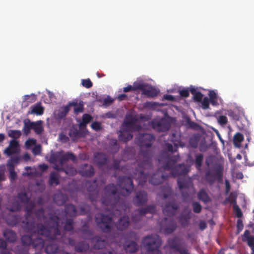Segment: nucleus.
<instances>
[{
	"mask_svg": "<svg viewBox=\"0 0 254 254\" xmlns=\"http://www.w3.org/2000/svg\"><path fill=\"white\" fill-rule=\"evenodd\" d=\"M152 125L153 128L159 132L167 131L169 129L170 127L169 123L164 119L153 121Z\"/></svg>",
	"mask_w": 254,
	"mask_h": 254,
	"instance_id": "obj_17",
	"label": "nucleus"
},
{
	"mask_svg": "<svg viewBox=\"0 0 254 254\" xmlns=\"http://www.w3.org/2000/svg\"><path fill=\"white\" fill-rule=\"evenodd\" d=\"M179 159L180 156L179 155L170 156L168 153H165L159 159V161L161 162L164 160L165 164L163 166V169L166 170H170L172 176L176 177L179 176L186 175L189 171L184 163L176 165Z\"/></svg>",
	"mask_w": 254,
	"mask_h": 254,
	"instance_id": "obj_4",
	"label": "nucleus"
},
{
	"mask_svg": "<svg viewBox=\"0 0 254 254\" xmlns=\"http://www.w3.org/2000/svg\"><path fill=\"white\" fill-rule=\"evenodd\" d=\"M95 222L103 232L109 233L112 231L113 222L111 217L103 214H98L95 217Z\"/></svg>",
	"mask_w": 254,
	"mask_h": 254,
	"instance_id": "obj_9",
	"label": "nucleus"
},
{
	"mask_svg": "<svg viewBox=\"0 0 254 254\" xmlns=\"http://www.w3.org/2000/svg\"><path fill=\"white\" fill-rule=\"evenodd\" d=\"M69 111V106L68 104L65 106L61 108L57 113V117L61 119H64L66 117Z\"/></svg>",
	"mask_w": 254,
	"mask_h": 254,
	"instance_id": "obj_36",
	"label": "nucleus"
},
{
	"mask_svg": "<svg viewBox=\"0 0 254 254\" xmlns=\"http://www.w3.org/2000/svg\"><path fill=\"white\" fill-rule=\"evenodd\" d=\"M179 208V204L173 198L165 204L163 208V213L165 215L172 217L175 216L177 213Z\"/></svg>",
	"mask_w": 254,
	"mask_h": 254,
	"instance_id": "obj_13",
	"label": "nucleus"
},
{
	"mask_svg": "<svg viewBox=\"0 0 254 254\" xmlns=\"http://www.w3.org/2000/svg\"><path fill=\"white\" fill-rule=\"evenodd\" d=\"M17 152L18 150L13 149L9 146L4 151V153L8 156H11Z\"/></svg>",
	"mask_w": 254,
	"mask_h": 254,
	"instance_id": "obj_58",
	"label": "nucleus"
},
{
	"mask_svg": "<svg viewBox=\"0 0 254 254\" xmlns=\"http://www.w3.org/2000/svg\"><path fill=\"white\" fill-rule=\"evenodd\" d=\"M26 203L24 209L26 212L25 219L22 221V225L24 229L31 234H37L44 237H51L52 233L54 235L52 236L55 238L56 235H59L57 229V220L58 217L53 216L50 217L49 225L52 226L50 230H46L43 224L39 223L36 224L34 218L32 216L33 210L35 207V203L33 201H29Z\"/></svg>",
	"mask_w": 254,
	"mask_h": 254,
	"instance_id": "obj_3",
	"label": "nucleus"
},
{
	"mask_svg": "<svg viewBox=\"0 0 254 254\" xmlns=\"http://www.w3.org/2000/svg\"><path fill=\"white\" fill-rule=\"evenodd\" d=\"M137 250L138 245L135 242H129L125 246V250L127 253H134Z\"/></svg>",
	"mask_w": 254,
	"mask_h": 254,
	"instance_id": "obj_33",
	"label": "nucleus"
},
{
	"mask_svg": "<svg viewBox=\"0 0 254 254\" xmlns=\"http://www.w3.org/2000/svg\"><path fill=\"white\" fill-rule=\"evenodd\" d=\"M203 95L199 91L195 93L193 97V100L196 102H201L202 101Z\"/></svg>",
	"mask_w": 254,
	"mask_h": 254,
	"instance_id": "obj_63",
	"label": "nucleus"
},
{
	"mask_svg": "<svg viewBox=\"0 0 254 254\" xmlns=\"http://www.w3.org/2000/svg\"><path fill=\"white\" fill-rule=\"evenodd\" d=\"M233 211L237 218H240L242 217V212L239 206L237 204L233 205Z\"/></svg>",
	"mask_w": 254,
	"mask_h": 254,
	"instance_id": "obj_54",
	"label": "nucleus"
},
{
	"mask_svg": "<svg viewBox=\"0 0 254 254\" xmlns=\"http://www.w3.org/2000/svg\"><path fill=\"white\" fill-rule=\"evenodd\" d=\"M137 139L140 150L136 159L137 166L135 174L138 184L143 185L147 181L148 177L153 173V151L151 147L155 138L149 133H139Z\"/></svg>",
	"mask_w": 254,
	"mask_h": 254,
	"instance_id": "obj_2",
	"label": "nucleus"
},
{
	"mask_svg": "<svg viewBox=\"0 0 254 254\" xmlns=\"http://www.w3.org/2000/svg\"><path fill=\"white\" fill-rule=\"evenodd\" d=\"M81 84L83 87H86L87 88H91L93 85L92 82H91L89 78L82 79Z\"/></svg>",
	"mask_w": 254,
	"mask_h": 254,
	"instance_id": "obj_59",
	"label": "nucleus"
},
{
	"mask_svg": "<svg viewBox=\"0 0 254 254\" xmlns=\"http://www.w3.org/2000/svg\"><path fill=\"white\" fill-rule=\"evenodd\" d=\"M168 245L171 250L178 252L180 254H190L186 246L182 244L177 237L168 240Z\"/></svg>",
	"mask_w": 254,
	"mask_h": 254,
	"instance_id": "obj_12",
	"label": "nucleus"
},
{
	"mask_svg": "<svg viewBox=\"0 0 254 254\" xmlns=\"http://www.w3.org/2000/svg\"><path fill=\"white\" fill-rule=\"evenodd\" d=\"M178 185L180 190H183V189L187 190L190 189L194 190L192 184L188 183L184 180H178Z\"/></svg>",
	"mask_w": 254,
	"mask_h": 254,
	"instance_id": "obj_39",
	"label": "nucleus"
},
{
	"mask_svg": "<svg viewBox=\"0 0 254 254\" xmlns=\"http://www.w3.org/2000/svg\"><path fill=\"white\" fill-rule=\"evenodd\" d=\"M203 156L199 153L195 155V165L197 168H199L202 165Z\"/></svg>",
	"mask_w": 254,
	"mask_h": 254,
	"instance_id": "obj_55",
	"label": "nucleus"
},
{
	"mask_svg": "<svg viewBox=\"0 0 254 254\" xmlns=\"http://www.w3.org/2000/svg\"><path fill=\"white\" fill-rule=\"evenodd\" d=\"M251 238H254V236H250V232L249 230H247L244 232L243 235L242 236V241L243 242H247L248 243L249 241Z\"/></svg>",
	"mask_w": 254,
	"mask_h": 254,
	"instance_id": "obj_57",
	"label": "nucleus"
},
{
	"mask_svg": "<svg viewBox=\"0 0 254 254\" xmlns=\"http://www.w3.org/2000/svg\"><path fill=\"white\" fill-rule=\"evenodd\" d=\"M129 224V219L128 216H124L115 223V225L117 229L119 231H123L126 229Z\"/></svg>",
	"mask_w": 254,
	"mask_h": 254,
	"instance_id": "obj_18",
	"label": "nucleus"
},
{
	"mask_svg": "<svg viewBox=\"0 0 254 254\" xmlns=\"http://www.w3.org/2000/svg\"><path fill=\"white\" fill-rule=\"evenodd\" d=\"M61 219L66 220L65 225L64 227V231L70 232V231H71L73 230V220L72 219H71V218L67 219V217L65 218V217H63L60 218V220Z\"/></svg>",
	"mask_w": 254,
	"mask_h": 254,
	"instance_id": "obj_37",
	"label": "nucleus"
},
{
	"mask_svg": "<svg viewBox=\"0 0 254 254\" xmlns=\"http://www.w3.org/2000/svg\"><path fill=\"white\" fill-rule=\"evenodd\" d=\"M68 105L69 107L73 106L74 112L75 114L81 113L83 111V102L82 101H80L78 104L77 102H69Z\"/></svg>",
	"mask_w": 254,
	"mask_h": 254,
	"instance_id": "obj_34",
	"label": "nucleus"
},
{
	"mask_svg": "<svg viewBox=\"0 0 254 254\" xmlns=\"http://www.w3.org/2000/svg\"><path fill=\"white\" fill-rule=\"evenodd\" d=\"M81 233L84 239H88L92 235V232L88 229L86 224H84L81 229Z\"/></svg>",
	"mask_w": 254,
	"mask_h": 254,
	"instance_id": "obj_45",
	"label": "nucleus"
},
{
	"mask_svg": "<svg viewBox=\"0 0 254 254\" xmlns=\"http://www.w3.org/2000/svg\"><path fill=\"white\" fill-rule=\"evenodd\" d=\"M142 93L147 97H154L158 95L159 91L151 85L145 84Z\"/></svg>",
	"mask_w": 254,
	"mask_h": 254,
	"instance_id": "obj_20",
	"label": "nucleus"
},
{
	"mask_svg": "<svg viewBox=\"0 0 254 254\" xmlns=\"http://www.w3.org/2000/svg\"><path fill=\"white\" fill-rule=\"evenodd\" d=\"M208 95L211 104L213 106L218 105L216 93L213 90H211L209 91Z\"/></svg>",
	"mask_w": 254,
	"mask_h": 254,
	"instance_id": "obj_47",
	"label": "nucleus"
},
{
	"mask_svg": "<svg viewBox=\"0 0 254 254\" xmlns=\"http://www.w3.org/2000/svg\"><path fill=\"white\" fill-rule=\"evenodd\" d=\"M55 214L58 217V219L57 220V229L59 231L58 235H56L55 236V238H53L52 237H50L53 239H58L60 237H61V231L59 229V227H60L59 223L60 221V218L62 217L66 218L68 216L69 217H74L77 215V211L75 206L72 204H67L64 206V210L63 209H58L55 211ZM52 236L54 235V233H52L51 235Z\"/></svg>",
	"mask_w": 254,
	"mask_h": 254,
	"instance_id": "obj_7",
	"label": "nucleus"
},
{
	"mask_svg": "<svg viewBox=\"0 0 254 254\" xmlns=\"http://www.w3.org/2000/svg\"><path fill=\"white\" fill-rule=\"evenodd\" d=\"M94 160L98 166H102L107 164L108 157L104 153L96 152L94 155Z\"/></svg>",
	"mask_w": 254,
	"mask_h": 254,
	"instance_id": "obj_19",
	"label": "nucleus"
},
{
	"mask_svg": "<svg viewBox=\"0 0 254 254\" xmlns=\"http://www.w3.org/2000/svg\"><path fill=\"white\" fill-rule=\"evenodd\" d=\"M49 185L51 186H56L60 184V175L56 172L50 173L48 181Z\"/></svg>",
	"mask_w": 254,
	"mask_h": 254,
	"instance_id": "obj_26",
	"label": "nucleus"
},
{
	"mask_svg": "<svg viewBox=\"0 0 254 254\" xmlns=\"http://www.w3.org/2000/svg\"><path fill=\"white\" fill-rule=\"evenodd\" d=\"M76 159V156L73 153L67 152L60 157L58 164H55L54 168L59 172H64L67 175H74L76 173V169L72 164H68L67 161L71 160L75 162Z\"/></svg>",
	"mask_w": 254,
	"mask_h": 254,
	"instance_id": "obj_5",
	"label": "nucleus"
},
{
	"mask_svg": "<svg viewBox=\"0 0 254 254\" xmlns=\"http://www.w3.org/2000/svg\"><path fill=\"white\" fill-rule=\"evenodd\" d=\"M197 198L205 203L211 201V198L204 189H200L197 193Z\"/></svg>",
	"mask_w": 254,
	"mask_h": 254,
	"instance_id": "obj_27",
	"label": "nucleus"
},
{
	"mask_svg": "<svg viewBox=\"0 0 254 254\" xmlns=\"http://www.w3.org/2000/svg\"><path fill=\"white\" fill-rule=\"evenodd\" d=\"M142 243L148 254H162L159 248L161 245V240L157 235H148L144 238Z\"/></svg>",
	"mask_w": 254,
	"mask_h": 254,
	"instance_id": "obj_6",
	"label": "nucleus"
},
{
	"mask_svg": "<svg viewBox=\"0 0 254 254\" xmlns=\"http://www.w3.org/2000/svg\"><path fill=\"white\" fill-rule=\"evenodd\" d=\"M86 187L87 190L89 192H92L95 190L97 188V185L96 180L93 181H88L86 182Z\"/></svg>",
	"mask_w": 254,
	"mask_h": 254,
	"instance_id": "obj_44",
	"label": "nucleus"
},
{
	"mask_svg": "<svg viewBox=\"0 0 254 254\" xmlns=\"http://www.w3.org/2000/svg\"><path fill=\"white\" fill-rule=\"evenodd\" d=\"M89 249V245L88 243L81 241L77 244L74 247L75 252L78 253H83L87 251Z\"/></svg>",
	"mask_w": 254,
	"mask_h": 254,
	"instance_id": "obj_29",
	"label": "nucleus"
},
{
	"mask_svg": "<svg viewBox=\"0 0 254 254\" xmlns=\"http://www.w3.org/2000/svg\"><path fill=\"white\" fill-rule=\"evenodd\" d=\"M4 238L9 242H14L16 239V235L14 232L9 229H6L3 232Z\"/></svg>",
	"mask_w": 254,
	"mask_h": 254,
	"instance_id": "obj_30",
	"label": "nucleus"
},
{
	"mask_svg": "<svg viewBox=\"0 0 254 254\" xmlns=\"http://www.w3.org/2000/svg\"><path fill=\"white\" fill-rule=\"evenodd\" d=\"M20 157L18 156L11 157L7 163V168H11L12 166L14 168L15 166L18 163Z\"/></svg>",
	"mask_w": 254,
	"mask_h": 254,
	"instance_id": "obj_42",
	"label": "nucleus"
},
{
	"mask_svg": "<svg viewBox=\"0 0 254 254\" xmlns=\"http://www.w3.org/2000/svg\"><path fill=\"white\" fill-rule=\"evenodd\" d=\"M54 200L57 205L61 206L65 203L66 200L63 194H58L54 195Z\"/></svg>",
	"mask_w": 254,
	"mask_h": 254,
	"instance_id": "obj_41",
	"label": "nucleus"
},
{
	"mask_svg": "<svg viewBox=\"0 0 254 254\" xmlns=\"http://www.w3.org/2000/svg\"><path fill=\"white\" fill-rule=\"evenodd\" d=\"M160 189V191L159 193V195L162 196L163 199L169 198L172 194L171 188L168 185L161 186Z\"/></svg>",
	"mask_w": 254,
	"mask_h": 254,
	"instance_id": "obj_25",
	"label": "nucleus"
},
{
	"mask_svg": "<svg viewBox=\"0 0 254 254\" xmlns=\"http://www.w3.org/2000/svg\"><path fill=\"white\" fill-rule=\"evenodd\" d=\"M247 244L252 250V253L251 254H254V238H251Z\"/></svg>",
	"mask_w": 254,
	"mask_h": 254,
	"instance_id": "obj_64",
	"label": "nucleus"
},
{
	"mask_svg": "<svg viewBox=\"0 0 254 254\" xmlns=\"http://www.w3.org/2000/svg\"><path fill=\"white\" fill-rule=\"evenodd\" d=\"M190 219V212H189L186 214H181L178 217V221L182 227H185L188 226Z\"/></svg>",
	"mask_w": 254,
	"mask_h": 254,
	"instance_id": "obj_31",
	"label": "nucleus"
},
{
	"mask_svg": "<svg viewBox=\"0 0 254 254\" xmlns=\"http://www.w3.org/2000/svg\"><path fill=\"white\" fill-rule=\"evenodd\" d=\"M92 119L91 116L89 114H84L82 116V122L79 124V127H85L86 125L91 121Z\"/></svg>",
	"mask_w": 254,
	"mask_h": 254,
	"instance_id": "obj_46",
	"label": "nucleus"
},
{
	"mask_svg": "<svg viewBox=\"0 0 254 254\" xmlns=\"http://www.w3.org/2000/svg\"><path fill=\"white\" fill-rule=\"evenodd\" d=\"M21 242L24 246H30L32 244L33 239L29 235H23L21 239Z\"/></svg>",
	"mask_w": 254,
	"mask_h": 254,
	"instance_id": "obj_50",
	"label": "nucleus"
},
{
	"mask_svg": "<svg viewBox=\"0 0 254 254\" xmlns=\"http://www.w3.org/2000/svg\"><path fill=\"white\" fill-rule=\"evenodd\" d=\"M31 245L34 249L40 250L44 246V241L42 238L37 237L33 239Z\"/></svg>",
	"mask_w": 254,
	"mask_h": 254,
	"instance_id": "obj_35",
	"label": "nucleus"
},
{
	"mask_svg": "<svg viewBox=\"0 0 254 254\" xmlns=\"http://www.w3.org/2000/svg\"><path fill=\"white\" fill-rule=\"evenodd\" d=\"M45 251L47 254H55L56 253H60V251L59 246L53 242L47 245L45 248Z\"/></svg>",
	"mask_w": 254,
	"mask_h": 254,
	"instance_id": "obj_24",
	"label": "nucleus"
},
{
	"mask_svg": "<svg viewBox=\"0 0 254 254\" xmlns=\"http://www.w3.org/2000/svg\"><path fill=\"white\" fill-rule=\"evenodd\" d=\"M228 115L229 117L232 118L234 121H238L239 120L240 116L239 115L232 111H229L228 112Z\"/></svg>",
	"mask_w": 254,
	"mask_h": 254,
	"instance_id": "obj_62",
	"label": "nucleus"
},
{
	"mask_svg": "<svg viewBox=\"0 0 254 254\" xmlns=\"http://www.w3.org/2000/svg\"><path fill=\"white\" fill-rule=\"evenodd\" d=\"M21 135V131L19 130H9L8 132V135L14 139L18 138Z\"/></svg>",
	"mask_w": 254,
	"mask_h": 254,
	"instance_id": "obj_51",
	"label": "nucleus"
},
{
	"mask_svg": "<svg viewBox=\"0 0 254 254\" xmlns=\"http://www.w3.org/2000/svg\"><path fill=\"white\" fill-rule=\"evenodd\" d=\"M17 197L23 203L28 202L30 200V198L26 192H19L17 193Z\"/></svg>",
	"mask_w": 254,
	"mask_h": 254,
	"instance_id": "obj_49",
	"label": "nucleus"
},
{
	"mask_svg": "<svg viewBox=\"0 0 254 254\" xmlns=\"http://www.w3.org/2000/svg\"><path fill=\"white\" fill-rule=\"evenodd\" d=\"M237 194L234 192H232L230 193L229 196L225 198L224 201V204H226L227 203L229 202L232 204L235 205V204H237Z\"/></svg>",
	"mask_w": 254,
	"mask_h": 254,
	"instance_id": "obj_43",
	"label": "nucleus"
},
{
	"mask_svg": "<svg viewBox=\"0 0 254 254\" xmlns=\"http://www.w3.org/2000/svg\"><path fill=\"white\" fill-rule=\"evenodd\" d=\"M145 84L146 83H143L134 82L132 85L133 90L135 91L137 90H140L142 92Z\"/></svg>",
	"mask_w": 254,
	"mask_h": 254,
	"instance_id": "obj_56",
	"label": "nucleus"
},
{
	"mask_svg": "<svg viewBox=\"0 0 254 254\" xmlns=\"http://www.w3.org/2000/svg\"><path fill=\"white\" fill-rule=\"evenodd\" d=\"M80 215H85L90 212L91 206L85 203H82L78 206Z\"/></svg>",
	"mask_w": 254,
	"mask_h": 254,
	"instance_id": "obj_40",
	"label": "nucleus"
},
{
	"mask_svg": "<svg viewBox=\"0 0 254 254\" xmlns=\"http://www.w3.org/2000/svg\"><path fill=\"white\" fill-rule=\"evenodd\" d=\"M192 207L193 211L196 213H199L201 211L202 206L200 204L196 201H193L192 203Z\"/></svg>",
	"mask_w": 254,
	"mask_h": 254,
	"instance_id": "obj_53",
	"label": "nucleus"
},
{
	"mask_svg": "<svg viewBox=\"0 0 254 254\" xmlns=\"http://www.w3.org/2000/svg\"><path fill=\"white\" fill-rule=\"evenodd\" d=\"M136 212H139L140 214L142 216H144L147 213L153 214L156 212V206L154 204L148 205L144 208L137 209Z\"/></svg>",
	"mask_w": 254,
	"mask_h": 254,
	"instance_id": "obj_23",
	"label": "nucleus"
},
{
	"mask_svg": "<svg viewBox=\"0 0 254 254\" xmlns=\"http://www.w3.org/2000/svg\"><path fill=\"white\" fill-rule=\"evenodd\" d=\"M124 126L126 127L121 131L119 138L120 140L123 142H127L130 140L133 136L132 132L130 129H135L139 130L141 127L139 125H136L134 119L131 118L129 120L124 122Z\"/></svg>",
	"mask_w": 254,
	"mask_h": 254,
	"instance_id": "obj_8",
	"label": "nucleus"
},
{
	"mask_svg": "<svg viewBox=\"0 0 254 254\" xmlns=\"http://www.w3.org/2000/svg\"><path fill=\"white\" fill-rule=\"evenodd\" d=\"M165 180V176L162 173L157 172L154 173L149 179L150 184L153 185H158L162 183Z\"/></svg>",
	"mask_w": 254,
	"mask_h": 254,
	"instance_id": "obj_21",
	"label": "nucleus"
},
{
	"mask_svg": "<svg viewBox=\"0 0 254 254\" xmlns=\"http://www.w3.org/2000/svg\"><path fill=\"white\" fill-rule=\"evenodd\" d=\"M61 237H60L58 239H53L49 237H46L48 239L52 240L53 241H56L60 242V243H68L69 245H70L71 246L75 247V246L76 245H75V241L74 239H72L71 238H68L67 239V241H65V240L64 239V238L63 236L62 235L61 233Z\"/></svg>",
	"mask_w": 254,
	"mask_h": 254,
	"instance_id": "obj_32",
	"label": "nucleus"
},
{
	"mask_svg": "<svg viewBox=\"0 0 254 254\" xmlns=\"http://www.w3.org/2000/svg\"><path fill=\"white\" fill-rule=\"evenodd\" d=\"M210 101L208 97H205L201 102L202 108L204 110L208 109L209 107Z\"/></svg>",
	"mask_w": 254,
	"mask_h": 254,
	"instance_id": "obj_60",
	"label": "nucleus"
},
{
	"mask_svg": "<svg viewBox=\"0 0 254 254\" xmlns=\"http://www.w3.org/2000/svg\"><path fill=\"white\" fill-rule=\"evenodd\" d=\"M160 226L164 234L169 235L176 230L177 225L173 218L164 217L160 222Z\"/></svg>",
	"mask_w": 254,
	"mask_h": 254,
	"instance_id": "obj_11",
	"label": "nucleus"
},
{
	"mask_svg": "<svg viewBox=\"0 0 254 254\" xmlns=\"http://www.w3.org/2000/svg\"><path fill=\"white\" fill-rule=\"evenodd\" d=\"M32 129H33L35 132L37 134H40L43 131V128L42 126L41 121H39L37 122H31Z\"/></svg>",
	"mask_w": 254,
	"mask_h": 254,
	"instance_id": "obj_38",
	"label": "nucleus"
},
{
	"mask_svg": "<svg viewBox=\"0 0 254 254\" xmlns=\"http://www.w3.org/2000/svg\"><path fill=\"white\" fill-rule=\"evenodd\" d=\"M35 216L39 220L43 221L45 223L44 227L46 230H51L52 229V226H50V225H49L50 218L51 217L53 216H56L55 214V212L53 214H49V217L48 219L44 215V210L43 208H40L37 210H36L35 212Z\"/></svg>",
	"mask_w": 254,
	"mask_h": 254,
	"instance_id": "obj_15",
	"label": "nucleus"
},
{
	"mask_svg": "<svg viewBox=\"0 0 254 254\" xmlns=\"http://www.w3.org/2000/svg\"><path fill=\"white\" fill-rule=\"evenodd\" d=\"M143 216L140 214V213L137 212V213L135 212L134 213L132 214L131 219L132 221L134 222H137L139 221L141 219Z\"/></svg>",
	"mask_w": 254,
	"mask_h": 254,
	"instance_id": "obj_61",
	"label": "nucleus"
},
{
	"mask_svg": "<svg viewBox=\"0 0 254 254\" xmlns=\"http://www.w3.org/2000/svg\"><path fill=\"white\" fill-rule=\"evenodd\" d=\"M223 168L221 166H218L215 168V173L210 170H208L205 173L206 181L210 185H212L216 180L221 183L223 180Z\"/></svg>",
	"mask_w": 254,
	"mask_h": 254,
	"instance_id": "obj_10",
	"label": "nucleus"
},
{
	"mask_svg": "<svg viewBox=\"0 0 254 254\" xmlns=\"http://www.w3.org/2000/svg\"><path fill=\"white\" fill-rule=\"evenodd\" d=\"M31 110L29 114L40 116L44 113V108L41 106V103H38L31 107Z\"/></svg>",
	"mask_w": 254,
	"mask_h": 254,
	"instance_id": "obj_28",
	"label": "nucleus"
},
{
	"mask_svg": "<svg viewBox=\"0 0 254 254\" xmlns=\"http://www.w3.org/2000/svg\"><path fill=\"white\" fill-rule=\"evenodd\" d=\"M92 243H94L93 248L96 250L102 249L107 245V242L98 236L93 237L92 240Z\"/></svg>",
	"mask_w": 254,
	"mask_h": 254,
	"instance_id": "obj_22",
	"label": "nucleus"
},
{
	"mask_svg": "<svg viewBox=\"0 0 254 254\" xmlns=\"http://www.w3.org/2000/svg\"><path fill=\"white\" fill-rule=\"evenodd\" d=\"M147 193L144 190L137 191L132 198V202L136 206H141L145 205L147 202Z\"/></svg>",
	"mask_w": 254,
	"mask_h": 254,
	"instance_id": "obj_14",
	"label": "nucleus"
},
{
	"mask_svg": "<svg viewBox=\"0 0 254 254\" xmlns=\"http://www.w3.org/2000/svg\"><path fill=\"white\" fill-rule=\"evenodd\" d=\"M243 140L244 136L241 133L237 132L234 135V143L236 146H239Z\"/></svg>",
	"mask_w": 254,
	"mask_h": 254,
	"instance_id": "obj_48",
	"label": "nucleus"
},
{
	"mask_svg": "<svg viewBox=\"0 0 254 254\" xmlns=\"http://www.w3.org/2000/svg\"><path fill=\"white\" fill-rule=\"evenodd\" d=\"M79 174L83 177L91 178L95 174V170L93 167L88 164L80 165L79 169Z\"/></svg>",
	"mask_w": 254,
	"mask_h": 254,
	"instance_id": "obj_16",
	"label": "nucleus"
},
{
	"mask_svg": "<svg viewBox=\"0 0 254 254\" xmlns=\"http://www.w3.org/2000/svg\"><path fill=\"white\" fill-rule=\"evenodd\" d=\"M8 171L9 173V179L11 182L14 181L17 177V175L14 170V168L11 166V168H7Z\"/></svg>",
	"mask_w": 254,
	"mask_h": 254,
	"instance_id": "obj_52",
	"label": "nucleus"
},
{
	"mask_svg": "<svg viewBox=\"0 0 254 254\" xmlns=\"http://www.w3.org/2000/svg\"><path fill=\"white\" fill-rule=\"evenodd\" d=\"M117 184V186L112 183L105 186L101 201L104 205L110 207L109 211L112 213L121 214L126 211L127 206L125 202L121 200L120 195L128 196L134 187L131 178L125 176L119 177Z\"/></svg>",
	"mask_w": 254,
	"mask_h": 254,
	"instance_id": "obj_1",
	"label": "nucleus"
}]
</instances>
